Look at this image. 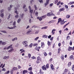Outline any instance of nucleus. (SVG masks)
Here are the masks:
<instances>
[{"label":"nucleus","mask_w":74,"mask_h":74,"mask_svg":"<svg viewBox=\"0 0 74 74\" xmlns=\"http://www.w3.org/2000/svg\"><path fill=\"white\" fill-rule=\"evenodd\" d=\"M37 19H39V20L40 21H42V18L41 17H38L37 18Z\"/></svg>","instance_id":"obj_8"},{"label":"nucleus","mask_w":74,"mask_h":74,"mask_svg":"<svg viewBox=\"0 0 74 74\" xmlns=\"http://www.w3.org/2000/svg\"><path fill=\"white\" fill-rule=\"evenodd\" d=\"M18 68L15 67H14L12 68V70H14L15 71H16V70H18Z\"/></svg>","instance_id":"obj_9"},{"label":"nucleus","mask_w":74,"mask_h":74,"mask_svg":"<svg viewBox=\"0 0 74 74\" xmlns=\"http://www.w3.org/2000/svg\"><path fill=\"white\" fill-rule=\"evenodd\" d=\"M33 9H31V10H29V13H30V14L32 15L33 14Z\"/></svg>","instance_id":"obj_12"},{"label":"nucleus","mask_w":74,"mask_h":74,"mask_svg":"<svg viewBox=\"0 0 74 74\" xmlns=\"http://www.w3.org/2000/svg\"><path fill=\"white\" fill-rule=\"evenodd\" d=\"M28 55V56L29 58L30 59V58H31V54L29 53Z\"/></svg>","instance_id":"obj_37"},{"label":"nucleus","mask_w":74,"mask_h":74,"mask_svg":"<svg viewBox=\"0 0 74 74\" xmlns=\"http://www.w3.org/2000/svg\"><path fill=\"white\" fill-rule=\"evenodd\" d=\"M9 58H10V57L8 56L7 57L6 56H5L3 57V59H6V60H8Z\"/></svg>","instance_id":"obj_4"},{"label":"nucleus","mask_w":74,"mask_h":74,"mask_svg":"<svg viewBox=\"0 0 74 74\" xmlns=\"http://www.w3.org/2000/svg\"><path fill=\"white\" fill-rule=\"evenodd\" d=\"M20 6H21V5H20V4H17L16 5V6H15L14 8L16 10H19Z\"/></svg>","instance_id":"obj_1"},{"label":"nucleus","mask_w":74,"mask_h":74,"mask_svg":"<svg viewBox=\"0 0 74 74\" xmlns=\"http://www.w3.org/2000/svg\"><path fill=\"white\" fill-rule=\"evenodd\" d=\"M4 10L3 9L1 10V14H2V13H3V12H4Z\"/></svg>","instance_id":"obj_54"},{"label":"nucleus","mask_w":74,"mask_h":74,"mask_svg":"<svg viewBox=\"0 0 74 74\" xmlns=\"http://www.w3.org/2000/svg\"><path fill=\"white\" fill-rule=\"evenodd\" d=\"M64 7H65V8H66V9H67V8H68V5H67L66 4H65Z\"/></svg>","instance_id":"obj_30"},{"label":"nucleus","mask_w":74,"mask_h":74,"mask_svg":"<svg viewBox=\"0 0 74 74\" xmlns=\"http://www.w3.org/2000/svg\"><path fill=\"white\" fill-rule=\"evenodd\" d=\"M29 73L30 74H33V72L32 71H30Z\"/></svg>","instance_id":"obj_64"},{"label":"nucleus","mask_w":74,"mask_h":74,"mask_svg":"<svg viewBox=\"0 0 74 74\" xmlns=\"http://www.w3.org/2000/svg\"><path fill=\"white\" fill-rule=\"evenodd\" d=\"M17 40V38H14L12 39V41H14L15 40Z\"/></svg>","instance_id":"obj_28"},{"label":"nucleus","mask_w":74,"mask_h":74,"mask_svg":"<svg viewBox=\"0 0 74 74\" xmlns=\"http://www.w3.org/2000/svg\"><path fill=\"white\" fill-rule=\"evenodd\" d=\"M58 53H60V49H58Z\"/></svg>","instance_id":"obj_55"},{"label":"nucleus","mask_w":74,"mask_h":74,"mask_svg":"<svg viewBox=\"0 0 74 74\" xmlns=\"http://www.w3.org/2000/svg\"><path fill=\"white\" fill-rule=\"evenodd\" d=\"M24 15H25V14L23 13L21 15V18L22 19L23 18Z\"/></svg>","instance_id":"obj_16"},{"label":"nucleus","mask_w":74,"mask_h":74,"mask_svg":"<svg viewBox=\"0 0 74 74\" xmlns=\"http://www.w3.org/2000/svg\"><path fill=\"white\" fill-rule=\"evenodd\" d=\"M13 26H14L16 25V22L15 21H14L12 24Z\"/></svg>","instance_id":"obj_34"},{"label":"nucleus","mask_w":74,"mask_h":74,"mask_svg":"<svg viewBox=\"0 0 74 74\" xmlns=\"http://www.w3.org/2000/svg\"><path fill=\"white\" fill-rule=\"evenodd\" d=\"M48 4H49V3H48V2L45 3V5L46 6V5H47Z\"/></svg>","instance_id":"obj_52"},{"label":"nucleus","mask_w":74,"mask_h":74,"mask_svg":"<svg viewBox=\"0 0 74 74\" xmlns=\"http://www.w3.org/2000/svg\"><path fill=\"white\" fill-rule=\"evenodd\" d=\"M8 11H10L11 10V9L10 7H8Z\"/></svg>","instance_id":"obj_29"},{"label":"nucleus","mask_w":74,"mask_h":74,"mask_svg":"<svg viewBox=\"0 0 74 74\" xmlns=\"http://www.w3.org/2000/svg\"><path fill=\"white\" fill-rule=\"evenodd\" d=\"M13 71H14V70L13 69H12L10 71L11 74H12V73H13Z\"/></svg>","instance_id":"obj_60"},{"label":"nucleus","mask_w":74,"mask_h":74,"mask_svg":"<svg viewBox=\"0 0 74 74\" xmlns=\"http://www.w3.org/2000/svg\"><path fill=\"white\" fill-rule=\"evenodd\" d=\"M61 58L62 60H64V55H62L61 56Z\"/></svg>","instance_id":"obj_25"},{"label":"nucleus","mask_w":74,"mask_h":74,"mask_svg":"<svg viewBox=\"0 0 74 74\" xmlns=\"http://www.w3.org/2000/svg\"><path fill=\"white\" fill-rule=\"evenodd\" d=\"M69 39H70V36H68L67 37V40H69Z\"/></svg>","instance_id":"obj_53"},{"label":"nucleus","mask_w":74,"mask_h":74,"mask_svg":"<svg viewBox=\"0 0 74 74\" xmlns=\"http://www.w3.org/2000/svg\"><path fill=\"white\" fill-rule=\"evenodd\" d=\"M15 17L16 18H18L19 17V15H18V14H17L15 16Z\"/></svg>","instance_id":"obj_46"},{"label":"nucleus","mask_w":74,"mask_h":74,"mask_svg":"<svg viewBox=\"0 0 74 74\" xmlns=\"http://www.w3.org/2000/svg\"><path fill=\"white\" fill-rule=\"evenodd\" d=\"M37 60H39V61H41V58L40 57L38 56L37 58Z\"/></svg>","instance_id":"obj_14"},{"label":"nucleus","mask_w":74,"mask_h":74,"mask_svg":"<svg viewBox=\"0 0 74 74\" xmlns=\"http://www.w3.org/2000/svg\"><path fill=\"white\" fill-rule=\"evenodd\" d=\"M42 69L43 70H47V68H46L45 65H44L43 66H42Z\"/></svg>","instance_id":"obj_5"},{"label":"nucleus","mask_w":74,"mask_h":74,"mask_svg":"<svg viewBox=\"0 0 74 74\" xmlns=\"http://www.w3.org/2000/svg\"><path fill=\"white\" fill-rule=\"evenodd\" d=\"M9 73H10V71H8L7 72H5V74H9Z\"/></svg>","instance_id":"obj_45"},{"label":"nucleus","mask_w":74,"mask_h":74,"mask_svg":"<svg viewBox=\"0 0 74 74\" xmlns=\"http://www.w3.org/2000/svg\"><path fill=\"white\" fill-rule=\"evenodd\" d=\"M11 16V14H9L8 16V19H9L10 18V16Z\"/></svg>","instance_id":"obj_35"},{"label":"nucleus","mask_w":74,"mask_h":74,"mask_svg":"<svg viewBox=\"0 0 74 74\" xmlns=\"http://www.w3.org/2000/svg\"><path fill=\"white\" fill-rule=\"evenodd\" d=\"M26 8V5L25 4H24L23 7V9L24 8Z\"/></svg>","instance_id":"obj_51"},{"label":"nucleus","mask_w":74,"mask_h":74,"mask_svg":"<svg viewBox=\"0 0 74 74\" xmlns=\"http://www.w3.org/2000/svg\"><path fill=\"white\" fill-rule=\"evenodd\" d=\"M47 16H51V13L50 12L47 13Z\"/></svg>","instance_id":"obj_15"},{"label":"nucleus","mask_w":74,"mask_h":74,"mask_svg":"<svg viewBox=\"0 0 74 74\" xmlns=\"http://www.w3.org/2000/svg\"><path fill=\"white\" fill-rule=\"evenodd\" d=\"M34 7L35 10H37V6H36V5H34Z\"/></svg>","instance_id":"obj_36"},{"label":"nucleus","mask_w":74,"mask_h":74,"mask_svg":"<svg viewBox=\"0 0 74 74\" xmlns=\"http://www.w3.org/2000/svg\"><path fill=\"white\" fill-rule=\"evenodd\" d=\"M21 21V18H18L17 20V23H19V22H20Z\"/></svg>","instance_id":"obj_24"},{"label":"nucleus","mask_w":74,"mask_h":74,"mask_svg":"<svg viewBox=\"0 0 74 74\" xmlns=\"http://www.w3.org/2000/svg\"><path fill=\"white\" fill-rule=\"evenodd\" d=\"M44 56H46L47 55V53H46V52H44Z\"/></svg>","instance_id":"obj_48"},{"label":"nucleus","mask_w":74,"mask_h":74,"mask_svg":"<svg viewBox=\"0 0 74 74\" xmlns=\"http://www.w3.org/2000/svg\"><path fill=\"white\" fill-rule=\"evenodd\" d=\"M53 21H51L48 22V23H53Z\"/></svg>","instance_id":"obj_61"},{"label":"nucleus","mask_w":74,"mask_h":74,"mask_svg":"<svg viewBox=\"0 0 74 74\" xmlns=\"http://www.w3.org/2000/svg\"><path fill=\"white\" fill-rule=\"evenodd\" d=\"M47 36H47V35H44L42 37H43V38H47Z\"/></svg>","instance_id":"obj_22"},{"label":"nucleus","mask_w":74,"mask_h":74,"mask_svg":"<svg viewBox=\"0 0 74 74\" xmlns=\"http://www.w3.org/2000/svg\"><path fill=\"white\" fill-rule=\"evenodd\" d=\"M70 60H72V59H73V58H74V56L73 55H71L70 57Z\"/></svg>","instance_id":"obj_17"},{"label":"nucleus","mask_w":74,"mask_h":74,"mask_svg":"<svg viewBox=\"0 0 74 74\" xmlns=\"http://www.w3.org/2000/svg\"><path fill=\"white\" fill-rule=\"evenodd\" d=\"M65 10V8H62L60 9L59 11L60 12H61V11H63Z\"/></svg>","instance_id":"obj_7"},{"label":"nucleus","mask_w":74,"mask_h":74,"mask_svg":"<svg viewBox=\"0 0 74 74\" xmlns=\"http://www.w3.org/2000/svg\"><path fill=\"white\" fill-rule=\"evenodd\" d=\"M47 44H48V45H51V42H50L49 41H48Z\"/></svg>","instance_id":"obj_49"},{"label":"nucleus","mask_w":74,"mask_h":74,"mask_svg":"<svg viewBox=\"0 0 74 74\" xmlns=\"http://www.w3.org/2000/svg\"><path fill=\"white\" fill-rule=\"evenodd\" d=\"M12 45H10V46H9L8 47V49H9V48H12Z\"/></svg>","instance_id":"obj_38"},{"label":"nucleus","mask_w":74,"mask_h":74,"mask_svg":"<svg viewBox=\"0 0 74 74\" xmlns=\"http://www.w3.org/2000/svg\"><path fill=\"white\" fill-rule=\"evenodd\" d=\"M71 65V63L69 62L68 63V67H70V66Z\"/></svg>","instance_id":"obj_21"},{"label":"nucleus","mask_w":74,"mask_h":74,"mask_svg":"<svg viewBox=\"0 0 74 74\" xmlns=\"http://www.w3.org/2000/svg\"><path fill=\"white\" fill-rule=\"evenodd\" d=\"M40 61L39 60H37V61H36V63H40Z\"/></svg>","instance_id":"obj_57"},{"label":"nucleus","mask_w":74,"mask_h":74,"mask_svg":"<svg viewBox=\"0 0 74 74\" xmlns=\"http://www.w3.org/2000/svg\"><path fill=\"white\" fill-rule=\"evenodd\" d=\"M7 28H8V29H14L13 27H7Z\"/></svg>","instance_id":"obj_39"},{"label":"nucleus","mask_w":74,"mask_h":74,"mask_svg":"<svg viewBox=\"0 0 74 74\" xmlns=\"http://www.w3.org/2000/svg\"><path fill=\"white\" fill-rule=\"evenodd\" d=\"M50 67L52 70H53V71L55 70V69H54V66H53V64H51V65Z\"/></svg>","instance_id":"obj_3"},{"label":"nucleus","mask_w":74,"mask_h":74,"mask_svg":"<svg viewBox=\"0 0 74 74\" xmlns=\"http://www.w3.org/2000/svg\"><path fill=\"white\" fill-rule=\"evenodd\" d=\"M38 12H35V15H36V16H38Z\"/></svg>","instance_id":"obj_50"},{"label":"nucleus","mask_w":74,"mask_h":74,"mask_svg":"<svg viewBox=\"0 0 74 74\" xmlns=\"http://www.w3.org/2000/svg\"><path fill=\"white\" fill-rule=\"evenodd\" d=\"M54 2L55 4H56V3L58 2V0H54Z\"/></svg>","instance_id":"obj_31"},{"label":"nucleus","mask_w":74,"mask_h":74,"mask_svg":"<svg viewBox=\"0 0 74 74\" xmlns=\"http://www.w3.org/2000/svg\"><path fill=\"white\" fill-rule=\"evenodd\" d=\"M0 32L3 33H7V32L5 30L0 31Z\"/></svg>","instance_id":"obj_23"},{"label":"nucleus","mask_w":74,"mask_h":74,"mask_svg":"<svg viewBox=\"0 0 74 74\" xmlns=\"http://www.w3.org/2000/svg\"><path fill=\"white\" fill-rule=\"evenodd\" d=\"M72 69L73 71H74V65H73L72 68Z\"/></svg>","instance_id":"obj_62"},{"label":"nucleus","mask_w":74,"mask_h":74,"mask_svg":"<svg viewBox=\"0 0 74 74\" xmlns=\"http://www.w3.org/2000/svg\"><path fill=\"white\" fill-rule=\"evenodd\" d=\"M14 51V49H11L9 51H8V52H12Z\"/></svg>","instance_id":"obj_19"},{"label":"nucleus","mask_w":74,"mask_h":74,"mask_svg":"<svg viewBox=\"0 0 74 74\" xmlns=\"http://www.w3.org/2000/svg\"><path fill=\"white\" fill-rule=\"evenodd\" d=\"M14 12L16 13L17 14H19V13L18 12V11H17V10H15Z\"/></svg>","instance_id":"obj_42"},{"label":"nucleus","mask_w":74,"mask_h":74,"mask_svg":"<svg viewBox=\"0 0 74 74\" xmlns=\"http://www.w3.org/2000/svg\"><path fill=\"white\" fill-rule=\"evenodd\" d=\"M39 38V37H36L34 39V40H35V41H37V40H38Z\"/></svg>","instance_id":"obj_33"},{"label":"nucleus","mask_w":74,"mask_h":74,"mask_svg":"<svg viewBox=\"0 0 74 74\" xmlns=\"http://www.w3.org/2000/svg\"><path fill=\"white\" fill-rule=\"evenodd\" d=\"M29 23H32V19H29Z\"/></svg>","instance_id":"obj_56"},{"label":"nucleus","mask_w":74,"mask_h":74,"mask_svg":"<svg viewBox=\"0 0 74 74\" xmlns=\"http://www.w3.org/2000/svg\"><path fill=\"white\" fill-rule=\"evenodd\" d=\"M70 45H72V41L71 40L70 42L69 43Z\"/></svg>","instance_id":"obj_59"},{"label":"nucleus","mask_w":74,"mask_h":74,"mask_svg":"<svg viewBox=\"0 0 74 74\" xmlns=\"http://www.w3.org/2000/svg\"><path fill=\"white\" fill-rule=\"evenodd\" d=\"M70 15H67L66 16V18H70Z\"/></svg>","instance_id":"obj_47"},{"label":"nucleus","mask_w":74,"mask_h":74,"mask_svg":"<svg viewBox=\"0 0 74 74\" xmlns=\"http://www.w3.org/2000/svg\"><path fill=\"white\" fill-rule=\"evenodd\" d=\"M28 70L29 71H32V68L30 67L28 69Z\"/></svg>","instance_id":"obj_44"},{"label":"nucleus","mask_w":74,"mask_h":74,"mask_svg":"<svg viewBox=\"0 0 74 74\" xmlns=\"http://www.w3.org/2000/svg\"><path fill=\"white\" fill-rule=\"evenodd\" d=\"M41 47L44 48V45H41Z\"/></svg>","instance_id":"obj_63"},{"label":"nucleus","mask_w":74,"mask_h":74,"mask_svg":"<svg viewBox=\"0 0 74 74\" xmlns=\"http://www.w3.org/2000/svg\"><path fill=\"white\" fill-rule=\"evenodd\" d=\"M47 16V15H44L43 16H41V17L42 18V19H45V18H46V17Z\"/></svg>","instance_id":"obj_11"},{"label":"nucleus","mask_w":74,"mask_h":74,"mask_svg":"<svg viewBox=\"0 0 74 74\" xmlns=\"http://www.w3.org/2000/svg\"><path fill=\"white\" fill-rule=\"evenodd\" d=\"M38 46V45H37V43H35L34 44L33 46L34 47L36 46V48H37V47Z\"/></svg>","instance_id":"obj_26"},{"label":"nucleus","mask_w":74,"mask_h":74,"mask_svg":"<svg viewBox=\"0 0 74 74\" xmlns=\"http://www.w3.org/2000/svg\"><path fill=\"white\" fill-rule=\"evenodd\" d=\"M39 1L40 3H43V1H42V0H39Z\"/></svg>","instance_id":"obj_41"},{"label":"nucleus","mask_w":74,"mask_h":74,"mask_svg":"<svg viewBox=\"0 0 74 74\" xmlns=\"http://www.w3.org/2000/svg\"><path fill=\"white\" fill-rule=\"evenodd\" d=\"M23 9L24 11H25V12L27 11V8H24V9Z\"/></svg>","instance_id":"obj_40"},{"label":"nucleus","mask_w":74,"mask_h":74,"mask_svg":"<svg viewBox=\"0 0 74 74\" xmlns=\"http://www.w3.org/2000/svg\"><path fill=\"white\" fill-rule=\"evenodd\" d=\"M23 45H25V44H27V41H23Z\"/></svg>","instance_id":"obj_6"},{"label":"nucleus","mask_w":74,"mask_h":74,"mask_svg":"<svg viewBox=\"0 0 74 74\" xmlns=\"http://www.w3.org/2000/svg\"><path fill=\"white\" fill-rule=\"evenodd\" d=\"M8 47H5V48H4L3 49L4 50H6V49H8Z\"/></svg>","instance_id":"obj_32"},{"label":"nucleus","mask_w":74,"mask_h":74,"mask_svg":"<svg viewBox=\"0 0 74 74\" xmlns=\"http://www.w3.org/2000/svg\"><path fill=\"white\" fill-rule=\"evenodd\" d=\"M27 73V70H24L23 71V74H25V73Z\"/></svg>","instance_id":"obj_13"},{"label":"nucleus","mask_w":74,"mask_h":74,"mask_svg":"<svg viewBox=\"0 0 74 74\" xmlns=\"http://www.w3.org/2000/svg\"><path fill=\"white\" fill-rule=\"evenodd\" d=\"M46 67L47 68V69H48V68H49V64H47L46 65Z\"/></svg>","instance_id":"obj_43"},{"label":"nucleus","mask_w":74,"mask_h":74,"mask_svg":"<svg viewBox=\"0 0 74 74\" xmlns=\"http://www.w3.org/2000/svg\"><path fill=\"white\" fill-rule=\"evenodd\" d=\"M72 49L73 48H72V47H69L68 51H71V50H72Z\"/></svg>","instance_id":"obj_10"},{"label":"nucleus","mask_w":74,"mask_h":74,"mask_svg":"<svg viewBox=\"0 0 74 74\" xmlns=\"http://www.w3.org/2000/svg\"><path fill=\"white\" fill-rule=\"evenodd\" d=\"M32 29H28L27 32V34H29V33H30L32 32Z\"/></svg>","instance_id":"obj_2"},{"label":"nucleus","mask_w":74,"mask_h":74,"mask_svg":"<svg viewBox=\"0 0 74 74\" xmlns=\"http://www.w3.org/2000/svg\"><path fill=\"white\" fill-rule=\"evenodd\" d=\"M2 45H5L6 44V42H2Z\"/></svg>","instance_id":"obj_27"},{"label":"nucleus","mask_w":74,"mask_h":74,"mask_svg":"<svg viewBox=\"0 0 74 74\" xmlns=\"http://www.w3.org/2000/svg\"><path fill=\"white\" fill-rule=\"evenodd\" d=\"M65 22H64V20L62 21L61 22V25H63L64 23Z\"/></svg>","instance_id":"obj_20"},{"label":"nucleus","mask_w":74,"mask_h":74,"mask_svg":"<svg viewBox=\"0 0 74 74\" xmlns=\"http://www.w3.org/2000/svg\"><path fill=\"white\" fill-rule=\"evenodd\" d=\"M62 21V18H60L58 19V23H60V22Z\"/></svg>","instance_id":"obj_18"},{"label":"nucleus","mask_w":74,"mask_h":74,"mask_svg":"<svg viewBox=\"0 0 74 74\" xmlns=\"http://www.w3.org/2000/svg\"><path fill=\"white\" fill-rule=\"evenodd\" d=\"M29 47H32V46H33V44H31L29 45Z\"/></svg>","instance_id":"obj_58"}]
</instances>
